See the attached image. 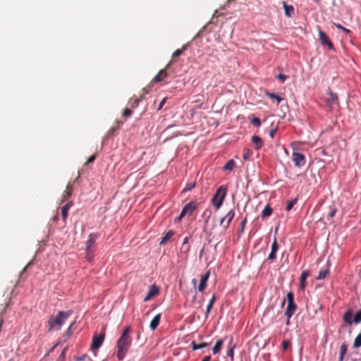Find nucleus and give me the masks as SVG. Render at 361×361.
I'll return each instance as SVG.
<instances>
[{
	"label": "nucleus",
	"mask_w": 361,
	"mask_h": 361,
	"mask_svg": "<svg viewBox=\"0 0 361 361\" xmlns=\"http://www.w3.org/2000/svg\"><path fill=\"white\" fill-rule=\"evenodd\" d=\"M130 332V328L129 326L126 327L117 341V357L120 360L124 358L128 348L131 345L132 339L129 336Z\"/></svg>",
	"instance_id": "obj_1"
},
{
	"label": "nucleus",
	"mask_w": 361,
	"mask_h": 361,
	"mask_svg": "<svg viewBox=\"0 0 361 361\" xmlns=\"http://www.w3.org/2000/svg\"><path fill=\"white\" fill-rule=\"evenodd\" d=\"M73 311H59L56 316H51L48 322L49 331H58L65 323L67 319L72 314Z\"/></svg>",
	"instance_id": "obj_2"
},
{
	"label": "nucleus",
	"mask_w": 361,
	"mask_h": 361,
	"mask_svg": "<svg viewBox=\"0 0 361 361\" xmlns=\"http://www.w3.org/2000/svg\"><path fill=\"white\" fill-rule=\"evenodd\" d=\"M199 203L196 201H191L189 203L186 204L183 208L180 215L178 217L176 218L174 220L175 224H178L180 219L183 218L188 216L190 217L192 216L193 213L197 209Z\"/></svg>",
	"instance_id": "obj_3"
},
{
	"label": "nucleus",
	"mask_w": 361,
	"mask_h": 361,
	"mask_svg": "<svg viewBox=\"0 0 361 361\" xmlns=\"http://www.w3.org/2000/svg\"><path fill=\"white\" fill-rule=\"evenodd\" d=\"M226 195V188L224 185L220 186L216 191L212 199V202L216 209H218L222 205Z\"/></svg>",
	"instance_id": "obj_4"
},
{
	"label": "nucleus",
	"mask_w": 361,
	"mask_h": 361,
	"mask_svg": "<svg viewBox=\"0 0 361 361\" xmlns=\"http://www.w3.org/2000/svg\"><path fill=\"white\" fill-rule=\"evenodd\" d=\"M287 299H288V306L286 310L285 314L288 319H290L293 316V314L296 309V305L294 303L293 295L292 293H288L287 294Z\"/></svg>",
	"instance_id": "obj_5"
},
{
	"label": "nucleus",
	"mask_w": 361,
	"mask_h": 361,
	"mask_svg": "<svg viewBox=\"0 0 361 361\" xmlns=\"http://www.w3.org/2000/svg\"><path fill=\"white\" fill-rule=\"evenodd\" d=\"M98 235L95 233H91L89 235V239L87 242V247H86V251H87V260H91L92 257L90 256L92 250L91 249L92 246L94 244Z\"/></svg>",
	"instance_id": "obj_6"
},
{
	"label": "nucleus",
	"mask_w": 361,
	"mask_h": 361,
	"mask_svg": "<svg viewBox=\"0 0 361 361\" xmlns=\"http://www.w3.org/2000/svg\"><path fill=\"white\" fill-rule=\"evenodd\" d=\"M292 160L295 165L298 167H302L305 164V156L299 152H293L292 154Z\"/></svg>",
	"instance_id": "obj_7"
},
{
	"label": "nucleus",
	"mask_w": 361,
	"mask_h": 361,
	"mask_svg": "<svg viewBox=\"0 0 361 361\" xmlns=\"http://www.w3.org/2000/svg\"><path fill=\"white\" fill-rule=\"evenodd\" d=\"M159 293V288L157 285L153 284V285L150 286L148 293H147V295L144 298V301L145 302L149 301L153 297L157 295Z\"/></svg>",
	"instance_id": "obj_8"
},
{
	"label": "nucleus",
	"mask_w": 361,
	"mask_h": 361,
	"mask_svg": "<svg viewBox=\"0 0 361 361\" xmlns=\"http://www.w3.org/2000/svg\"><path fill=\"white\" fill-rule=\"evenodd\" d=\"M104 341V336L102 335H96L94 336L92 343L91 345V349L92 351H95L99 349L100 346L102 345Z\"/></svg>",
	"instance_id": "obj_9"
},
{
	"label": "nucleus",
	"mask_w": 361,
	"mask_h": 361,
	"mask_svg": "<svg viewBox=\"0 0 361 361\" xmlns=\"http://www.w3.org/2000/svg\"><path fill=\"white\" fill-rule=\"evenodd\" d=\"M169 63L163 69H161L157 75H156L153 80H152V82H161L163 81L167 76H168V73L166 71V69L169 68Z\"/></svg>",
	"instance_id": "obj_10"
},
{
	"label": "nucleus",
	"mask_w": 361,
	"mask_h": 361,
	"mask_svg": "<svg viewBox=\"0 0 361 361\" xmlns=\"http://www.w3.org/2000/svg\"><path fill=\"white\" fill-rule=\"evenodd\" d=\"M319 40L321 41L322 45L327 46L330 49H332L334 48L332 42L330 41L328 36L323 31L319 30Z\"/></svg>",
	"instance_id": "obj_11"
},
{
	"label": "nucleus",
	"mask_w": 361,
	"mask_h": 361,
	"mask_svg": "<svg viewBox=\"0 0 361 361\" xmlns=\"http://www.w3.org/2000/svg\"><path fill=\"white\" fill-rule=\"evenodd\" d=\"M209 275H210L209 271H207L201 277L200 283V285L198 287L199 291L202 292L205 290L206 286H207V282L208 281Z\"/></svg>",
	"instance_id": "obj_12"
},
{
	"label": "nucleus",
	"mask_w": 361,
	"mask_h": 361,
	"mask_svg": "<svg viewBox=\"0 0 361 361\" xmlns=\"http://www.w3.org/2000/svg\"><path fill=\"white\" fill-rule=\"evenodd\" d=\"M282 5L284 8L285 15L291 18L294 15V7L292 5H288L286 1H282Z\"/></svg>",
	"instance_id": "obj_13"
},
{
	"label": "nucleus",
	"mask_w": 361,
	"mask_h": 361,
	"mask_svg": "<svg viewBox=\"0 0 361 361\" xmlns=\"http://www.w3.org/2000/svg\"><path fill=\"white\" fill-rule=\"evenodd\" d=\"M235 216V212L233 210H231L228 212V214L224 217L220 219V223L223 224L224 222H226L227 226H228L231 223L233 219Z\"/></svg>",
	"instance_id": "obj_14"
},
{
	"label": "nucleus",
	"mask_w": 361,
	"mask_h": 361,
	"mask_svg": "<svg viewBox=\"0 0 361 361\" xmlns=\"http://www.w3.org/2000/svg\"><path fill=\"white\" fill-rule=\"evenodd\" d=\"M329 97L326 99V102L331 104H337L338 98L337 94L334 93L330 89L328 90Z\"/></svg>",
	"instance_id": "obj_15"
},
{
	"label": "nucleus",
	"mask_w": 361,
	"mask_h": 361,
	"mask_svg": "<svg viewBox=\"0 0 361 361\" xmlns=\"http://www.w3.org/2000/svg\"><path fill=\"white\" fill-rule=\"evenodd\" d=\"M72 205H73V202L71 201H70L62 207L61 216H62L63 221H65L67 219L69 209Z\"/></svg>",
	"instance_id": "obj_16"
},
{
	"label": "nucleus",
	"mask_w": 361,
	"mask_h": 361,
	"mask_svg": "<svg viewBox=\"0 0 361 361\" xmlns=\"http://www.w3.org/2000/svg\"><path fill=\"white\" fill-rule=\"evenodd\" d=\"M252 142L255 145V148L256 149H259L263 145V141L261 137L257 135H254L252 137Z\"/></svg>",
	"instance_id": "obj_17"
},
{
	"label": "nucleus",
	"mask_w": 361,
	"mask_h": 361,
	"mask_svg": "<svg viewBox=\"0 0 361 361\" xmlns=\"http://www.w3.org/2000/svg\"><path fill=\"white\" fill-rule=\"evenodd\" d=\"M160 318H161V314H158L151 321L149 327L152 331H154L158 326L159 322H160Z\"/></svg>",
	"instance_id": "obj_18"
},
{
	"label": "nucleus",
	"mask_w": 361,
	"mask_h": 361,
	"mask_svg": "<svg viewBox=\"0 0 361 361\" xmlns=\"http://www.w3.org/2000/svg\"><path fill=\"white\" fill-rule=\"evenodd\" d=\"M271 214H272V209L269 204H267L262 210V212L261 213V217H262V219H266V218L269 217V216H271Z\"/></svg>",
	"instance_id": "obj_19"
},
{
	"label": "nucleus",
	"mask_w": 361,
	"mask_h": 361,
	"mask_svg": "<svg viewBox=\"0 0 361 361\" xmlns=\"http://www.w3.org/2000/svg\"><path fill=\"white\" fill-rule=\"evenodd\" d=\"M73 185L71 183H68L66 185V188L64 194L63 195L62 201H65L66 198L69 197L72 194Z\"/></svg>",
	"instance_id": "obj_20"
},
{
	"label": "nucleus",
	"mask_w": 361,
	"mask_h": 361,
	"mask_svg": "<svg viewBox=\"0 0 361 361\" xmlns=\"http://www.w3.org/2000/svg\"><path fill=\"white\" fill-rule=\"evenodd\" d=\"M308 276H309V272L307 271H303L301 274L300 285L301 289H302V290L305 289V288L306 286L305 281Z\"/></svg>",
	"instance_id": "obj_21"
},
{
	"label": "nucleus",
	"mask_w": 361,
	"mask_h": 361,
	"mask_svg": "<svg viewBox=\"0 0 361 361\" xmlns=\"http://www.w3.org/2000/svg\"><path fill=\"white\" fill-rule=\"evenodd\" d=\"M173 232L172 231H168L165 235L161 238L159 244L161 245H165L171 238V237L173 236Z\"/></svg>",
	"instance_id": "obj_22"
},
{
	"label": "nucleus",
	"mask_w": 361,
	"mask_h": 361,
	"mask_svg": "<svg viewBox=\"0 0 361 361\" xmlns=\"http://www.w3.org/2000/svg\"><path fill=\"white\" fill-rule=\"evenodd\" d=\"M222 345H223V340H221V339L218 340L212 348L213 354L215 355V354L219 353L221 349Z\"/></svg>",
	"instance_id": "obj_23"
},
{
	"label": "nucleus",
	"mask_w": 361,
	"mask_h": 361,
	"mask_svg": "<svg viewBox=\"0 0 361 361\" xmlns=\"http://www.w3.org/2000/svg\"><path fill=\"white\" fill-rule=\"evenodd\" d=\"M235 166V162L233 159H231L225 164L224 169L226 171H232Z\"/></svg>",
	"instance_id": "obj_24"
},
{
	"label": "nucleus",
	"mask_w": 361,
	"mask_h": 361,
	"mask_svg": "<svg viewBox=\"0 0 361 361\" xmlns=\"http://www.w3.org/2000/svg\"><path fill=\"white\" fill-rule=\"evenodd\" d=\"M191 345H192V350H199V349H202L203 348L207 347L208 346V343H201V344H197L195 341H192L191 343Z\"/></svg>",
	"instance_id": "obj_25"
},
{
	"label": "nucleus",
	"mask_w": 361,
	"mask_h": 361,
	"mask_svg": "<svg viewBox=\"0 0 361 361\" xmlns=\"http://www.w3.org/2000/svg\"><path fill=\"white\" fill-rule=\"evenodd\" d=\"M328 274H329V269L328 268L322 269H321L319 271V275H318V276L316 279L317 280L324 279L326 276V275Z\"/></svg>",
	"instance_id": "obj_26"
},
{
	"label": "nucleus",
	"mask_w": 361,
	"mask_h": 361,
	"mask_svg": "<svg viewBox=\"0 0 361 361\" xmlns=\"http://www.w3.org/2000/svg\"><path fill=\"white\" fill-rule=\"evenodd\" d=\"M347 352V345L345 344H342L340 347V356L339 361H343L344 358V355Z\"/></svg>",
	"instance_id": "obj_27"
},
{
	"label": "nucleus",
	"mask_w": 361,
	"mask_h": 361,
	"mask_svg": "<svg viewBox=\"0 0 361 361\" xmlns=\"http://www.w3.org/2000/svg\"><path fill=\"white\" fill-rule=\"evenodd\" d=\"M121 124H122V122L118 121L117 122V125L116 126H114V127L111 128L109 130V131L107 132V135H106L107 136H112L114 135V132L119 129L120 125H121Z\"/></svg>",
	"instance_id": "obj_28"
},
{
	"label": "nucleus",
	"mask_w": 361,
	"mask_h": 361,
	"mask_svg": "<svg viewBox=\"0 0 361 361\" xmlns=\"http://www.w3.org/2000/svg\"><path fill=\"white\" fill-rule=\"evenodd\" d=\"M265 94L271 99H276L278 104L282 101V98L281 97H279L274 93L266 92Z\"/></svg>",
	"instance_id": "obj_29"
},
{
	"label": "nucleus",
	"mask_w": 361,
	"mask_h": 361,
	"mask_svg": "<svg viewBox=\"0 0 361 361\" xmlns=\"http://www.w3.org/2000/svg\"><path fill=\"white\" fill-rule=\"evenodd\" d=\"M352 314L350 311H348L345 313L343 316L344 321L348 323V324H352L353 321L351 320Z\"/></svg>",
	"instance_id": "obj_30"
},
{
	"label": "nucleus",
	"mask_w": 361,
	"mask_h": 361,
	"mask_svg": "<svg viewBox=\"0 0 361 361\" xmlns=\"http://www.w3.org/2000/svg\"><path fill=\"white\" fill-rule=\"evenodd\" d=\"M216 300V297L214 295L212 296V298H211L209 304L207 305V310H206V314H209L212 306H213V304L214 302H215Z\"/></svg>",
	"instance_id": "obj_31"
},
{
	"label": "nucleus",
	"mask_w": 361,
	"mask_h": 361,
	"mask_svg": "<svg viewBox=\"0 0 361 361\" xmlns=\"http://www.w3.org/2000/svg\"><path fill=\"white\" fill-rule=\"evenodd\" d=\"M353 322L355 324L361 322V310H358L354 315Z\"/></svg>",
	"instance_id": "obj_32"
},
{
	"label": "nucleus",
	"mask_w": 361,
	"mask_h": 361,
	"mask_svg": "<svg viewBox=\"0 0 361 361\" xmlns=\"http://www.w3.org/2000/svg\"><path fill=\"white\" fill-rule=\"evenodd\" d=\"M296 202H297V200L295 199L291 200L290 201L288 202L286 207V211H290L293 207V206L295 204Z\"/></svg>",
	"instance_id": "obj_33"
},
{
	"label": "nucleus",
	"mask_w": 361,
	"mask_h": 361,
	"mask_svg": "<svg viewBox=\"0 0 361 361\" xmlns=\"http://www.w3.org/2000/svg\"><path fill=\"white\" fill-rule=\"evenodd\" d=\"M234 348H235V345H232V346H231V348H229V350L227 352V356L229 357L231 360H233Z\"/></svg>",
	"instance_id": "obj_34"
},
{
	"label": "nucleus",
	"mask_w": 361,
	"mask_h": 361,
	"mask_svg": "<svg viewBox=\"0 0 361 361\" xmlns=\"http://www.w3.org/2000/svg\"><path fill=\"white\" fill-rule=\"evenodd\" d=\"M185 47H183L182 49H177L176 50L173 54H172V57L173 58H175V57H178L179 56L180 54H183V51L185 50Z\"/></svg>",
	"instance_id": "obj_35"
},
{
	"label": "nucleus",
	"mask_w": 361,
	"mask_h": 361,
	"mask_svg": "<svg viewBox=\"0 0 361 361\" xmlns=\"http://www.w3.org/2000/svg\"><path fill=\"white\" fill-rule=\"evenodd\" d=\"M251 123L255 126L256 127H259L261 126V121H260V119L257 117H254L252 120H251Z\"/></svg>",
	"instance_id": "obj_36"
},
{
	"label": "nucleus",
	"mask_w": 361,
	"mask_h": 361,
	"mask_svg": "<svg viewBox=\"0 0 361 361\" xmlns=\"http://www.w3.org/2000/svg\"><path fill=\"white\" fill-rule=\"evenodd\" d=\"M132 114H133V111L130 109L126 108L123 111V116L128 118V117L132 115Z\"/></svg>",
	"instance_id": "obj_37"
},
{
	"label": "nucleus",
	"mask_w": 361,
	"mask_h": 361,
	"mask_svg": "<svg viewBox=\"0 0 361 361\" xmlns=\"http://www.w3.org/2000/svg\"><path fill=\"white\" fill-rule=\"evenodd\" d=\"M195 186V183H188L183 190V192L191 190Z\"/></svg>",
	"instance_id": "obj_38"
},
{
	"label": "nucleus",
	"mask_w": 361,
	"mask_h": 361,
	"mask_svg": "<svg viewBox=\"0 0 361 361\" xmlns=\"http://www.w3.org/2000/svg\"><path fill=\"white\" fill-rule=\"evenodd\" d=\"M336 212V209L334 207L330 208V211L327 215V219L332 218Z\"/></svg>",
	"instance_id": "obj_39"
},
{
	"label": "nucleus",
	"mask_w": 361,
	"mask_h": 361,
	"mask_svg": "<svg viewBox=\"0 0 361 361\" xmlns=\"http://www.w3.org/2000/svg\"><path fill=\"white\" fill-rule=\"evenodd\" d=\"M336 27L338 28L339 30H343V32H346V33H349L350 32V30L343 27L342 25H341L340 24H336Z\"/></svg>",
	"instance_id": "obj_40"
},
{
	"label": "nucleus",
	"mask_w": 361,
	"mask_h": 361,
	"mask_svg": "<svg viewBox=\"0 0 361 361\" xmlns=\"http://www.w3.org/2000/svg\"><path fill=\"white\" fill-rule=\"evenodd\" d=\"M277 250H278V245L275 240L271 245V252H276Z\"/></svg>",
	"instance_id": "obj_41"
},
{
	"label": "nucleus",
	"mask_w": 361,
	"mask_h": 361,
	"mask_svg": "<svg viewBox=\"0 0 361 361\" xmlns=\"http://www.w3.org/2000/svg\"><path fill=\"white\" fill-rule=\"evenodd\" d=\"M287 76L283 74H279L276 76V78L280 80L282 82H283L286 79Z\"/></svg>",
	"instance_id": "obj_42"
},
{
	"label": "nucleus",
	"mask_w": 361,
	"mask_h": 361,
	"mask_svg": "<svg viewBox=\"0 0 361 361\" xmlns=\"http://www.w3.org/2000/svg\"><path fill=\"white\" fill-rule=\"evenodd\" d=\"M96 159V154H93L92 156H90L87 161H86V164H90V163H92Z\"/></svg>",
	"instance_id": "obj_43"
},
{
	"label": "nucleus",
	"mask_w": 361,
	"mask_h": 361,
	"mask_svg": "<svg viewBox=\"0 0 361 361\" xmlns=\"http://www.w3.org/2000/svg\"><path fill=\"white\" fill-rule=\"evenodd\" d=\"M276 258V252H271L269 255L268 259L270 260H274Z\"/></svg>",
	"instance_id": "obj_44"
},
{
	"label": "nucleus",
	"mask_w": 361,
	"mask_h": 361,
	"mask_svg": "<svg viewBox=\"0 0 361 361\" xmlns=\"http://www.w3.org/2000/svg\"><path fill=\"white\" fill-rule=\"evenodd\" d=\"M282 345H283V349L285 350L288 348V347L289 345V342L288 341H283Z\"/></svg>",
	"instance_id": "obj_45"
},
{
	"label": "nucleus",
	"mask_w": 361,
	"mask_h": 361,
	"mask_svg": "<svg viewBox=\"0 0 361 361\" xmlns=\"http://www.w3.org/2000/svg\"><path fill=\"white\" fill-rule=\"evenodd\" d=\"M276 128H275V129H272V130H270V132H269V135H270V137H271V138H274V135H275V134H276Z\"/></svg>",
	"instance_id": "obj_46"
},
{
	"label": "nucleus",
	"mask_w": 361,
	"mask_h": 361,
	"mask_svg": "<svg viewBox=\"0 0 361 361\" xmlns=\"http://www.w3.org/2000/svg\"><path fill=\"white\" fill-rule=\"evenodd\" d=\"M165 99H162V101L159 103V106L157 108L158 110H160L162 108V106H164V104L165 103Z\"/></svg>",
	"instance_id": "obj_47"
},
{
	"label": "nucleus",
	"mask_w": 361,
	"mask_h": 361,
	"mask_svg": "<svg viewBox=\"0 0 361 361\" xmlns=\"http://www.w3.org/2000/svg\"><path fill=\"white\" fill-rule=\"evenodd\" d=\"M75 324V322H73L68 327V334H71V329L72 327L73 326V325Z\"/></svg>",
	"instance_id": "obj_48"
},
{
	"label": "nucleus",
	"mask_w": 361,
	"mask_h": 361,
	"mask_svg": "<svg viewBox=\"0 0 361 361\" xmlns=\"http://www.w3.org/2000/svg\"><path fill=\"white\" fill-rule=\"evenodd\" d=\"M248 157H249V151L247 150V151L246 152V153H245V154H244V155H243V159L246 160V159H248Z\"/></svg>",
	"instance_id": "obj_49"
},
{
	"label": "nucleus",
	"mask_w": 361,
	"mask_h": 361,
	"mask_svg": "<svg viewBox=\"0 0 361 361\" xmlns=\"http://www.w3.org/2000/svg\"><path fill=\"white\" fill-rule=\"evenodd\" d=\"M86 357V355H83L82 357H77L76 358V361H82V360H84L85 357Z\"/></svg>",
	"instance_id": "obj_50"
},
{
	"label": "nucleus",
	"mask_w": 361,
	"mask_h": 361,
	"mask_svg": "<svg viewBox=\"0 0 361 361\" xmlns=\"http://www.w3.org/2000/svg\"><path fill=\"white\" fill-rule=\"evenodd\" d=\"M210 359H211V357H210L209 355V356H205V357L203 358L202 361H209V360H210Z\"/></svg>",
	"instance_id": "obj_51"
},
{
	"label": "nucleus",
	"mask_w": 361,
	"mask_h": 361,
	"mask_svg": "<svg viewBox=\"0 0 361 361\" xmlns=\"http://www.w3.org/2000/svg\"><path fill=\"white\" fill-rule=\"evenodd\" d=\"M192 283L194 288H195L196 287V284H197V280L195 279H193L192 280Z\"/></svg>",
	"instance_id": "obj_52"
},
{
	"label": "nucleus",
	"mask_w": 361,
	"mask_h": 361,
	"mask_svg": "<svg viewBox=\"0 0 361 361\" xmlns=\"http://www.w3.org/2000/svg\"><path fill=\"white\" fill-rule=\"evenodd\" d=\"M246 219H243L242 222L240 223V226H245L246 224Z\"/></svg>",
	"instance_id": "obj_53"
},
{
	"label": "nucleus",
	"mask_w": 361,
	"mask_h": 361,
	"mask_svg": "<svg viewBox=\"0 0 361 361\" xmlns=\"http://www.w3.org/2000/svg\"><path fill=\"white\" fill-rule=\"evenodd\" d=\"M143 91H144L145 94H148L149 93V90L147 88H144Z\"/></svg>",
	"instance_id": "obj_54"
},
{
	"label": "nucleus",
	"mask_w": 361,
	"mask_h": 361,
	"mask_svg": "<svg viewBox=\"0 0 361 361\" xmlns=\"http://www.w3.org/2000/svg\"><path fill=\"white\" fill-rule=\"evenodd\" d=\"M139 103V101L137 99H135V102H134V104H135V106H136Z\"/></svg>",
	"instance_id": "obj_55"
},
{
	"label": "nucleus",
	"mask_w": 361,
	"mask_h": 361,
	"mask_svg": "<svg viewBox=\"0 0 361 361\" xmlns=\"http://www.w3.org/2000/svg\"><path fill=\"white\" fill-rule=\"evenodd\" d=\"M65 350H66L64 349V350L62 351L61 355V357H63V356H64V355H65Z\"/></svg>",
	"instance_id": "obj_56"
},
{
	"label": "nucleus",
	"mask_w": 361,
	"mask_h": 361,
	"mask_svg": "<svg viewBox=\"0 0 361 361\" xmlns=\"http://www.w3.org/2000/svg\"><path fill=\"white\" fill-rule=\"evenodd\" d=\"M243 228H244V227H241L240 231V233H242L243 232Z\"/></svg>",
	"instance_id": "obj_57"
},
{
	"label": "nucleus",
	"mask_w": 361,
	"mask_h": 361,
	"mask_svg": "<svg viewBox=\"0 0 361 361\" xmlns=\"http://www.w3.org/2000/svg\"><path fill=\"white\" fill-rule=\"evenodd\" d=\"M286 324H289V319L288 318V320L286 322Z\"/></svg>",
	"instance_id": "obj_58"
},
{
	"label": "nucleus",
	"mask_w": 361,
	"mask_h": 361,
	"mask_svg": "<svg viewBox=\"0 0 361 361\" xmlns=\"http://www.w3.org/2000/svg\"><path fill=\"white\" fill-rule=\"evenodd\" d=\"M315 2H318L320 0H314Z\"/></svg>",
	"instance_id": "obj_59"
}]
</instances>
